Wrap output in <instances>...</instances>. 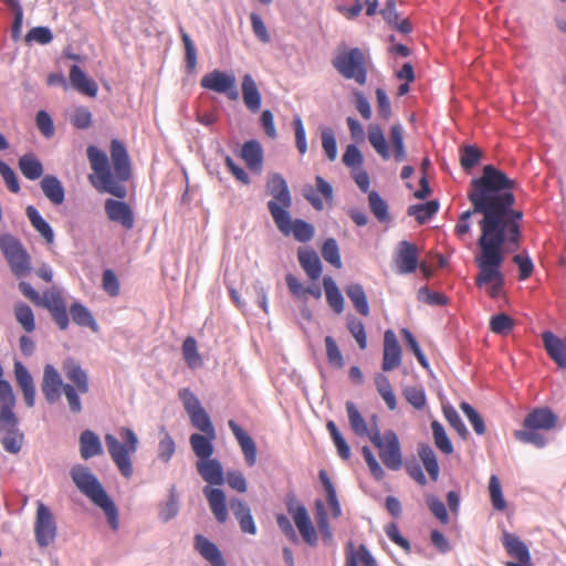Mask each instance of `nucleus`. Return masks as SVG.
I'll return each instance as SVG.
<instances>
[{"label": "nucleus", "instance_id": "nucleus-1", "mask_svg": "<svg viewBox=\"0 0 566 566\" xmlns=\"http://www.w3.org/2000/svg\"><path fill=\"white\" fill-rule=\"evenodd\" d=\"M516 181L492 165L483 167L481 177L473 179L468 198L472 209L462 212L454 227V234L468 242L471 232L470 219L473 214H482L479 221L480 237L474 263L479 269L475 285L484 286L492 298L499 297L504 285L501 272L504 262V245L506 243L518 248L522 231L523 213L513 209L515 196L512 192Z\"/></svg>", "mask_w": 566, "mask_h": 566}, {"label": "nucleus", "instance_id": "nucleus-2", "mask_svg": "<svg viewBox=\"0 0 566 566\" xmlns=\"http://www.w3.org/2000/svg\"><path fill=\"white\" fill-rule=\"evenodd\" d=\"M109 151L112 166L105 151L93 145L87 147V158L93 170L88 180L98 192L124 199L127 196L124 182L132 176L130 158L125 145L118 139L111 142Z\"/></svg>", "mask_w": 566, "mask_h": 566}, {"label": "nucleus", "instance_id": "nucleus-3", "mask_svg": "<svg viewBox=\"0 0 566 566\" xmlns=\"http://www.w3.org/2000/svg\"><path fill=\"white\" fill-rule=\"evenodd\" d=\"M62 370L71 384H64L61 375L52 365H45L41 390L49 403H55L61 398V391L64 392L70 411L80 413L82 403L80 394L85 395L90 391V380L86 370H84L74 359H67L63 363Z\"/></svg>", "mask_w": 566, "mask_h": 566}, {"label": "nucleus", "instance_id": "nucleus-4", "mask_svg": "<svg viewBox=\"0 0 566 566\" xmlns=\"http://www.w3.org/2000/svg\"><path fill=\"white\" fill-rule=\"evenodd\" d=\"M71 478L76 488L104 511L111 527L116 531L119 526L117 507L90 468L74 465L71 469Z\"/></svg>", "mask_w": 566, "mask_h": 566}, {"label": "nucleus", "instance_id": "nucleus-5", "mask_svg": "<svg viewBox=\"0 0 566 566\" xmlns=\"http://www.w3.org/2000/svg\"><path fill=\"white\" fill-rule=\"evenodd\" d=\"M117 433L119 438L112 433L105 434L107 451L120 474L130 479L134 474L132 457L138 449V438L132 429L126 427L119 428Z\"/></svg>", "mask_w": 566, "mask_h": 566}, {"label": "nucleus", "instance_id": "nucleus-6", "mask_svg": "<svg viewBox=\"0 0 566 566\" xmlns=\"http://www.w3.org/2000/svg\"><path fill=\"white\" fill-rule=\"evenodd\" d=\"M370 59L367 52L359 48L339 45L332 60L334 69L346 80H354L359 85L367 82Z\"/></svg>", "mask_w": 566, "mask_h": 566}, {"label": "nucleus", "instance_id": "nucleus-7", "mask_svg": "<svg viewBox=\"0 0 566 566\" xmlns=\"http://www.w3.org/2000/svg\"><path fill=\"white\" fill-rule=\"evenodd\" d=\"M19 290L34 305L46 308L60 329L65 331L69 327L66 305L57 289L46 290L40 295L30 283L21 281Z\"/></svg>", "mask_w": 566, "mask_h": 566}, {"label": "nucleus", "instance_id": "nucleus-8", "mask_svg": "<svg viewBox=\"0 0 566 566\" xmlns=\"http://www.w3.org/2000/svg\"><path fill=\"white\" fill-rule=\"evenodd\" d=\"M19 290L34 305L46 308L60 329L65 331L69 327L66 305L57 289L46 290L40 295L30 283L21 281Z\"/></svg>", "mask_w": 566, "mask_h": 566}, {"label": "nucleus", "instance_id": "nucleus-9", "mask_svg": "<svg viewBox=\"0 0 566 566\" xmlns=\"http://www.w3.org/2000/svg\"><path fill=\"white\" fill-rule=\"evenodd\" d=\"M370 442L378 449L379 458L384 465L389 470L397 471L402 465V455L397 434L388 430L381 434L377 426H373L369 431Z\"/></svg>", "mask_w": 566, "mask_h": 566}, {"label": "nucleus", "instance_id": "nucleus-10", "mask_svg": "<svg viewBox=\"0 0 566 566\" xmlns=\"http://www.w3.org/2000/svg\"><path fill=\"white\" fill-rule=\"evenodd\" d=\"M271 216L280 232L284 235L293 234L298 242H308L313 239L314 227L301 219L292 220L289 211L279 209L274 205L271 206Z\"/></svg>", "mask_w": 566, "mask_h": 566}, {"label": "nucleus", "instance_id": "nucleus-11", "mask_svg": "<svg viewBox=\"0 0 566 566\" xmlns=\"http://www.w3.org/2000/svg\"><path fill=\"white\" fill-rule=\"evenodd\" d=\"M185 410L190 418L191 424L202 433L216 432L211 419L205 408L201 406L199 399L187 388L179 391Z\"/></svg>", "mask_w": 566, "mask_h": 566}, {"label": "nucleus", "instance_id": "nucleus-12", "mask_svg": "<svg viewBox=\"0 0 566 566\" xmlns=\"http://www.w3.org/2000/svg\"><path fill=\"white\" fill-rule=\"evenodd\" d=\"M200 85L202 88L224 94L231 101L239 97L237 80L232 73L213 70L201 77Z\"/></svg>", "mask_w": 566, "mask_h": 566}, {"label": "nucleus", "instance_id": "nucleus-13", "mask_svg": "<svg viewBox=\"0 0 566 566\" xmlns=\"http://www.w3.org/2000/svg\"><path fill=\"white\" fill-rule=\"evenodd\" d=\"M34 535L40 547H48L56 537L54 516L51 510L42 502H39L36 506Z\"/></svg>", "mask_w": 566, "mask_h": 566}, {"label": "nucleus", "instance_id": "nucleus-14", "mask_svg": "<svg viewBox=\"0 0 566 566\" xmlns=\"http://www.w3.org/2000/svg\"><path fill=\"white\" fill-rule=\"evenodd\" d=\"M287 512L292 516L302 538L311 546L317 544V534L310 518L306 507L302 504L290 503Z\"/></svg>", "mask_w": 566, "mask_h": 566}, {"label": "nucleus", "instance_id": "nucleus-15", "mask_svg": "<svg viewBox=\"0 0 566 566\" xmlns=\"http://www.w3.org/2000/svg\"><path fill=\"white\" fill-rule=\"evenodd\" d=\"M266 188L272 196V200L268 202L269 211L271 212L272 205L287 211L292 205V198L285 179L280 174H272L269 177Z\"/></svg>", "mask_w": 566, "mask_h": 566}, {"label": "nucleus", "instance_id": "nucleus-16", "mask_svg": "<svg viewBox=\"0 0 566 566\" xmlns=\"http://www.w3.org/2000/svg\"><path fill=\"white\" fill-rule=\"evenodd\" d=\"M502 544L506 553L517 562H507L506 566H533L531 554L526 544L514 534L505 532Z\"/></svg>", "mask_w": 566, "mask_h": 566}, {"label": "nucleus", "instance_id": "nucleus-17", "mask_svg": "<svg viewBox=\"0 0 566 566\" xmlns=\"http://www.w3.org/2000/svg\"><path fill=\"white\" fill-rule=\"evenodd\" d=\"M395 265L399 274H409L417 270L418 249L413 243L401 241L395 255Z\"/></svg>", "mask_w": 566, "mask_h": 566}, {"label": "nucleus", "instance_id": "nucleus-18", "mask_svg": "<svg viewBox=\"0 0 566 566\" xmlns=\"http://www.w3.org/2000/svg\"><path fill=\"white\" fill-rule=\"evenodd\" d=\"M402 350L395 333L388 329L384 334V357L381 368L384 371H390L401 365Z\"/></svg>", "mask_w": 566, "mask_h": 566}, {"label": "nucleus", "instance_id": "nucleus-19", "mask_svg": "<svg viewBox=\"0 0 566 566\" xmlns=\"http://www.w3.org/2000/svg\"><path fill=\"white\" fill-rule=\"evenodd\" d=\"M105 212L111 221L119 223L126 230H130L134 227V213L126 202L107 199L105 201Z\"/></svg>", "mask_w": 566, "mask_h": 566}, {"label": "nucleus", "instance_id": "nucleus-20", "mask_svg": "<svg viewBox=\"0 0 566 566\" xmlns=\"http://www.w3.org/2000/svg\"><path fill=\"white\" fill-rule=\"evenodd\" d=\"M557 416L548 408H536L523 421L525 429L548 431L556 427Z\"/></svg>", "mask_w": 566, "mask_h": 566}, {"label": "nucleus", "instance_id": "nucleus-21", "mask_svg": "<svg viewBox=\"0 0 566 566\" xmlns=\"http://www.w3.org/2000/svg\"><path fill=\"white\" fill-rule=\"evenodd\" d=\"M203 494L208 501L209 507L214 518L220 524L226 523L228 520V509L224 492L221 489L207 485L203 488Z\"/></svg>", "mask_w": 566, "mask_h": 566}, {"label": "nucleus", "instance_id": "nucleus-22", "mask_svg": "<svg viewBox=\"0 0 566 566\" xmlns=\"http://www.w3.org/2000/svg\"><path fill=\"white\" fill-rule=\"evenodd\" d=\"M195 549L211 566H227V562L218 546L201 534L195 536Z\"/></svg>", "mask_w": 566, "mask_h": 566}, {"label": "nucleus", "instance_id": "nucleus-23", "mask_svg": "<svg viewBox=\"0 0 566 566\" xmlns=\"http://www.w3.org/2000/svg\"><path fill=\"white\" fill-rule=\"evenodd\" d=\"M196 468L200 476L210 485H222L224 483L223 468L217 459L198 460Z\"/></svg>", "mask_w": 566, "mask_h": 566}, {"label": "nucleus", "instance_id": "nucleus-24", "mask_svg": "<svg viewBox=\"0 0 566 566\" xmlns=\"http://www.w3.org/2000/svg\"><path fill=\"white\" fill-rule=\"evenodd\" d=\"M14 376L18 386L20 387L24 401L29 408H32L35 402V387L32 376L21 361L14 363Z\"/></svg>", "mask_w": 566, "mask_h": 566}, {"label": "nucleus", "instance_id": "nucleus-25", "mask_svg": "<svg viewBox=\"0 0 566 566\" xmlns=\"http://www.w3.org/2000/svg\"><path fill=\"white\" fill-rule=\"evenodd\" d=\"M228 424L242 450L247 464L253 467L256 462V446L253 439L234 420H230Z\"/></svg>", "mask_w": 566, "mask_h": 566}, {"label": "nucleus", "instance_id": "nucleus-26", "mask_svg": "<svg viewBox=\"0 0 566 566\" xmlns=\"http://www.w3.org/2000/svg\"><path fill=\"white\" fill-rule=\"evenodd\" d=\"M544 348L548 356L556 363L559 368L566 369V347L562 338H558L552 332H544L542 334Z\"/></svg>", "mask_w": 566, "mask_h": 566}, {"label": "nucleus", "instance_id": "nucleus-27", "mask_svg": "<svg viewBox=\"0 0 566 566\" xmlns=\"http://www.w3.org/2000/svg\"><path fill=\"white\" fill-rule=\"evenodd\" d=\"M70 82L78 93L95 97L98 91V86L92 78L87 77L84 71L77 65H72L69 74Z\"/></svg>", "mask_w": 566, "mask_h": 566}, {"label": "nucleus", "instance_id": "nucleus-28", "mask_svg": "<svg viewBox=\"0 0 566 566\" xmlns=\"http://www.w3.org/2000/svg\"><path fill=\"white\" fill-rule=\"evenodd\" d=\"M230 509L239 521L240 528L243 533H248L250 535L256 534V526L248 504L240 499L233 497L230 500Z\"/></svg>", "mask_w": 566, "mask_h": 566}, {"label": "nucleus", "instance_id": "nucleus-29", "mask_svg": "<svg viewBox=\"0 0 566 566\" xmlns=\"http://www.w3.org/2000/svg\"><path fill=\"white\" fill-rule=\"evenodd\" d=\"M241 158L244 160L247 167L260 172L263 164V149L258 140L245 142L241 148Z\"/></svg>", "mask_w": 566, "mask_h": 566}, {"label": "nucleus", "instance_id": "nucleus-30", "mask_svg": "<svg viewBox=\"0 0 566 566\" xmlns=\"http://www.w3.org/2000/svg\"><path fill=\"white\" fill-rule=\"evenodd\" d=\"M217 438V433H192L189 438L191 449L198 460L211 458L214 451L213 441Z\"/></svg>", "mask_w": 566, "mask_h": 566}, {"label": "nucleus", "instance_id": "nucleus-31", "mask_svg": "<svg viewBox=\"0 0 566 566\" xmlns=\"http://www.w3.org/2000/svg\"><path fill=\"white\" fill-rule=\"evenodd\" d=\"M242 98L247 108L256 113L261 108V94L256 86L255 81L250 74H245L242 77Z\"/></svg>", "mask_w": 566, "mask_h": 566}, {"label": "nucleus", "instance_id": "nucleus-32", "mask_svg": "<svg viewBox=\"0 0 566 566\" xmlns=\"http://www.w3.org/2000/svg\"><path fill=\"white\" fill-rule=\"evenodd\" d=\"M0 400L2 402L0 410V426L3 430H11L17 428V418L13 413V407L15 403L14 394L9 390V395L4 391L0 394Z\"/></svg>", "mask_w": 566, "mask_h": 566}, {"label": "nucleus", "instance_id": "nucleus-33", "mask_svg": "<svg viewBox=\"0 0 566 566\" xmlns=\"http://www.w3.org/2000/svg\"><path fill=\"white\" fill-rule=\"evenodd\" d=\"M80 453L84 460L103 453V447L98 436L91 431L84 430L80 436Z\"/></svg>", "mask_w": 566, "mask_h": 566}, {"label": "nucleus", "instance_id": "nucleus-34", "mask_svg": "<svg viewBox=\"0 0 566 566\" xmlns=\"http://www.w3.org/2000/svg\"><path fill=\"white\" fill-rule=\"evenodd\" d=\"M41 189L44 196L55 206L64 201L65 192L61 181L52 175H46L41 180Z\"/></svg>", "mask_w": 566, "mask_h": 566}, {"label": "nucleus", "instance_id": "nucleus-35", "mask_svg": "<svg viewBox=\"0 0 566 566\" xmlns=\"http://www.w3.org/2000/svg\"><path fill=\"white\" fill-rule=\"evenodd\" d=\"M298 262L311 280H317L322 274V263L313 250H300Z\"/></svg>", "mask_w": 566, "mask_h": 566}, {"label": "nucleus", "instance_id": "nucleus-36", "mask_svg": "<svg viewBox=\"0 0 566 566\" xmlns=\"http://www.w3.org/2000/svg\"><path fill=\"white\" fill-rule=\"evenodd\" d=\"M368 140L375 151L384 159L390 158V151L386 142L384 132L378 124H370L368 126Z\"/></svg>", "mask_w": 566, "mask_h": 566}, {"label": "nucleus", "instance_id": "nucleus-37", "mask_svg": "<svg viewBox=\"0 0 566 566\" xmlns=\"http://www.w3.org/2000/svg\"><path fill=\"white\" fill-rule=\"evenodd\" d=\"M70 314L73 322L82 327H90L93 332H97V323L91 311L82 303L75 302L70 306Z\"/></svg>", "mask_w": 566, "mask_h": 566}, {"label": "nucleus", "instance_id": "nucleus-38", "mask_svg": "<svg viewBox=\"0 0 566 566\" xmlns=\"http://www.w3.org/2000/svg\"><path fill=\"white\" fill-rule=\"evenodd\" d=\"M19 169L29 180H36L43 174V166L34 154H25L19 159Z\"/></svg>", "mask_w": 566, "mask_h": 566}, {"label": "nucleus", "instance_id": "nucleus-39", "mask_svg": "<svg viewBox=\"0 0 566 566\" xmlns=\"http://www.w3.org/2000/svg\"><path fill=\"white\" fill-rule=\"evenodd\" d=\"M418 455L430 479L436 482L439 478L440 469L434 451L430 446L421 443L418 446Z\"/></svg>", "mask_w": 566, "mask_h": 566}, {"label": "nucleus", "instance_id": "nucleus-40", "mask_svg": "<svg viewBox=\"0 0 566 566\" xmlns=\"http://www.w3.org/2000/svg\"><path fill=\"white\" fill-rule=\"evenodd\" d=\"M418 455L430 479L436 482L439 478L440 469L434 451L430 446L421 443L418 446Z\"/></svg>", "mask_w": 566, "mask_h": 566}, {"label": "nucleus", "instance_id": "nucleus-41", "mask_svg": "<svg viewBox=\"0 0 566 566\" xmlns=\"http://www.w3.org/2000/svg\"><path fill=\"white\" fill-rule=\"evenodd\" d=\"M318 476L325 490L327 504L332 510V516L338 518L342 515V507L337 499L335 486L325 470H319Z\"/></svg>", "mask_w": 566, "mask_h": 566}, {"label": "nucleus", "instance_id": "nucleus-42", "mask_svg": "<svg viewBox=\"0 0 566 566\" xmlns=\"http://www.w3.org/2000/svg\"><path fill=\"white\" fill-rule=\"evenodd\" d=\"M318 476L325 490L327 504L332 510V516L338 518L342 515V507L337 499L335 486L325 470H319Z\"/></svg>", "mask_w": 566, "mask_h": 566}, {"label": "nucleus", "instance_id": "nucleus-43", "mask_svg": "<svg viewBox=\"0 0 566 566\" xmlns=\"http://www.w3.org/2000/svg\"><path fill=\"white\" fill-rule=\"evenodd\" d=\"M323 285L328 305L335 313L340 314L344 311V297L335 281L331 276H325Z\"/></svg>", "mask_w": 566, "mask_h": 566}, {"label": "nucleus", "instance_id": "nucleus-44", "mask_svg": "<svg viewBox=\"0 0 566 566\" xmlns=\"http://www.w3.org/2000/svg\"><path fill=\"white\" fill-rule=\"evenodd\" d=\"M355 310L363 316L369 315V305L366 293L360 284H350L345 290Z\"/></svg>", "mask_w": 566, "mask_h": 566}, {"label": "nucleus", "instance_id": "nucleus-45", "mask_svg": "<svg viewBox=\"0 0 566 566\" xmlns=\"http://www.w3.org/2000/svg\"><path fill=\"white\" fill-rule=\"evenodd\" d=\"M27 216L33 228L44 238L48 243H53L54 232L50 224L41 217L39 211L33 207H27Z\"/></svg>", "mask_w": 566, "mask_h": 566}, {"label": "nucleus", "instance_id": "nucleus-46", "mask_svg": "<svg viewBox=\"0 0 566 566\" xmlns=\"http://www.w3.org/2000/svg\"><path fill=\"white\" fill-rule=\"evenodd\" d=\"M182 357L187 366L191 369L199 368L203 360L198 353L197 340L192 336H187L181 346Z\"/></svg>", "mask_w": 566, "mask_h": 566}, {"label": "nucleus", "instance_id": "nucleus-47", "mask_svg": "<svg viewBox=\"0 0 566 566\" xmlns=\"http://www.w3.org/2000/svg\"><path fill=\"white\" fill-rule=\"evenodd\" d=\"M346 411L348 415V420H349V424H350L353 432L356 436H359V437L367 436L369 438L370 429H368L366 420L364 419V417L361 416V413L359 412V410L357 409L355 403L352 401H347L346 402Z\"/></svg>", "mask_w": 566, "mask_h": 566}, {"label": "nucleus", "instance_id": "nucleus-48", "mask_svg": "<svg viewBox=\"0 0 566 566\" xmlns=\"http://www.w3.org/2000/svg\"><path fill=\"white\" fill-rule=\"evenodd\" d=\"M375 385L387 407L390 410H395L397 408V400L388 377L384 374H376Z\"/></svg>", "mask_w": 566, "mask_h": 566}, {"label": "nucleus", "instance_id": "nucleus-49", "mask_svg": "<svg viewBox=\"0 0 566 566\" xmlns=\"http://www.w3.org/2000/svg\"><path fill=\"white\" fill-rule=\"evenodd\" d=\"M438 209L439 203L436 200H430L426 203L410 206L408 214L415 217L419 224H423L437 213Z\"/></svg>", "mask_w": 566, "mask_h": 566}, {"label": "nucleus", "instance_id": "nucleus-50", "mask_svg": "<svg viewBox=\"0 0 566 566\" xmlns=\"http://www.w3.org/2000/svg\"><path fill=\"white\" fill-rule=\"evenodd\" d=\"M14 317L24 332L32 333L35 329V318L32 308L22 302L14 305Z\"/></svg>", "mask_w": 566, "mask_h": 566}, {"label": "nucleus", "instance_id": "nucleus-51", "mask_svg": "<svg viewBox=\"0 0 566 566\" xmlns=\"http://www.w3.org/2000/svg\"><path fill=\"white\" fill-rule=\"evenodd\" d=\"M390 142L394 148V158L397 163H401L406 159V148L403 143V129L400 124L391 126L389 133Z\"/></svg>", "mask_w": 566, "mask_h": 566}, {"label": "nucleus", "instance_id": "nucleus-52", "mask_svg": "<svg viewBox=\"0 0 566 566\" xmlns=\"http://www.w3.org/2000/svg\"><path fill=\"white\" fill-rule=\"evenodd\" d=\"M11 271L18 277L25 276L30 272V256L24 249L7 259Z\"/></svg>", "mask_w": 566, "mask_h": 566}, {"label": "nucleus", "instance_id": "nucleus-53", "mask_svg": "<svg viewBox=\"0 0 566 566\" xmlns=\"http://www.w3.org/2000/svg\"><path fill=\"white\" fill-rule=\"evenodd\" d=\"M432 434L436 447L444 454H451L453 452V446L448 438L443 426L434 420L431 423Z\"/></svg>", "mask_w": 566, "mask_h": 566}, {"label": "nucleus", "instance_id": "nucleus-54", "mask_svg": "<svg viewBox=\"0 0 566 566\" xmlns=\"http://www.w3.org/2000/svg\"><path fill=\"white\" fill-rule=\"evenodd\" d=\"M368 202H369V208H370L371 212L380 222H387L390 220V217L388 213V205L379 196L378 192L370 191L368 195Z\"/></svg>", "mask_w": 566, "mask_h": 566}, {"label": "nucleus", "instance_id": "nucleus-55", "mask_svg": "<svg viewBox=\"0 0 566 566\" xmlns=\"http://www.w3.org/2000/svg\"><path fill=\"white\" fill-rule=\"evenodd\" d=\"M326 428L332 437V440L337 449V453L338 455L343 459V460H348L349 457H350V449H349V446L347 444L346 440L344 439V437L342 436V433L339 432L337 426L335 424L334 421H328L326 423Z\"/></svg>", "mask_w": 566, "mask_h": 566}, {"label": "nucleus", "instance_id": "nucleus-56", "mask_svg": "<svg viewBox=\"0 0 566 566\" xmlns=\"http://www.w3.org/2000/svg\"><path fill=\"white\" fill-rule=\"evenodd\" d=\"M316 522L324 541H332L333 532L328 522L327 512L321 500L315 501Z\"/></svg>", "mask_w": 566, "mask_h": 566}, {"label": "nucleus", "instance_id": "nucleus-57", "mask_svg": "<svg viewBox=\"0 0 566 566\" xmlns=\"http://www.w3.org/2000/svg\"><path fill=\"white\" fill-rule=\"evenodd\" d=\"M321 252H322L323 259L326 262H328L336 269H339L342 266L339 249H338V245H337V242L335 239L329 238V239L325 240Z\"/></svg>", "mask_w": 566, "mask_h": 566}, {"label": "nucleus", "instance_id": "nucleus-58", "mask_svg": "<svg viewBox=\"0 0 566 566\" xmlns=\"http://www.w3.org/2000/svg\"><path fill=\"white\" fill-rule=\"evenodd\" d=\"M489 492L492 505L497 511H503L506 509V502L504 500L502 493V486L499 478L496 475H491L489 482Z\"/></svg>", "mask_w": 566, "mask_h": 566}, {"label": "nucleus", "instance_id": "nucleus-59", "mask_svg": "<svg viewBox=\"0 0 566 566\" xmlns=\"http://www.w3.org/2000/svg\"><path fill=\"white\" fill-rule=\"evenodd\" d=\"M514 327V321L505 313H500L491 317L490 328L499 335H507Z\"/></svg>", "mask_w": 566, "mask_h": 566}, {"label": "nucleus", "instance_id": "nucleus-60", "mask_svg": "<svg viewBox=\"0 0 566 566\" xmlns=\"http://www.w3.org/2000/svg\"><path fill=\"white\" fill-rule=\"evenodd\" d=\"M71 124L78 129H87L92 126V113L85 106L75 107L70 116Z\"/></svg>", "mask_w": 566, "mask_h": 566}, {"label": "nucleus", "instance_id": "nucleus-61", "mask_svg": "<svg viewBox=\"0 0 566 566\" xmlns=\"http://www.w3.org/2000/svg\"><path fill=\"white\" fill-rule=\"evenodd\" d=\"M515 438L524 443H531L536 448H544L546 446V438L537 430L523 429L514 433Z\"/></svg>", "mask_w": 566, "mask_h": 566}, {"label": "nucleus", "instance_id": "nucleus-62", "mask_svg": "<svg viewBox=\"0 0 566 566\" xmlns=\"http://www.w3.org/2000/svg\"><path fill=\"white\" fill-rule=\"evenodd\" d=\"M324 342L328 363L335 368H342L344 358L335 339L332 336H326Z\"/></svg>", "mask_w": 566, "mask_h": 566}, {"label": "nucleus", "instance_id": "nucleus-63", "mask_svg": "<svg viewBox=\"0 0 566 566\" xmlns=\"http://www.w3.org/2000/svg\"><path fill=\"white\" fill-rule=\"evenodd\" d=\"M482 153L475 146H465L461 149L460 164L463 169L469 170L480 161Z\"/></svg>", "mask_w": 566, "mask_h": 566}, {"label": "nucleus", "instance_id": "nucleus-64", "mask_svg": "<svg viewBox=\"0 0 566 566\" xmlns=\"http://www.w3.org/2000/svg\"><path fill=\"white\" fill-rule=\"evenodd\" d=\"M27 43L49 44L53 40V34L48 27H34L24 38Z\"/></svg>", "mask_w": 566, "mask_h": 566}]
</instances>
